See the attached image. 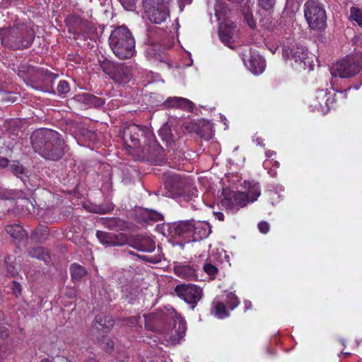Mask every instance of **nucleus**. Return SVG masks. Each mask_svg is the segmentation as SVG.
<instances>
[{"label": "nucleus", "instance_id": "obj_1", "mask_svg": "<svg viewBox=\"0 0 362 362\" xmlns=\"http://www.w3.org/2000/svg\"><path fill=\"white\" fill-rule=\"evenodd\" d=\"M148 140L142 149V159L154 163L155 165H162L165 163V158L161 146L155 140L152 132L146 127L132 124L124 129L122 139L130 148L139 147L141 138Z\"/></svg>", "mask_w": 362, "mask_h": 362}, {"label": "nucleus", "instance_id": "obj_2", "mask_svg": "<svg viewBox=\"0 0 362 362\" xmlns=\"http://www.w3.org/2000/svg\"><path fill=\"white\" fill-rule=\"evenodd\" d=\"M33 149L46 159L57 160L64 154V142L60 134L52 129H38L30 137Z\"/></svg>", "mask_w": 362, "mask_h": 362}, {"label": "nucleus", "instance_id": "obj_3", "mask_svg": "<svg viewBox=\"0 0 362 362\" xmlns=\"http://www.w3.org/2000/svg\"><path fill=\"white\" fill-rule=\"evenodd\" d=\"M109 45L115 55L120 59H129L135 52V40L124 25L118 26L112 31Z\"/></svg>", "mask_w": 362, "mask_h": 362}, {"label": "nucleus", "instance_id": "obj_4", "mask_svg": "<svg viewBox=\"0 0 362 362\" xmlns=\"http://www.w3.org/2000/svg\"><path fill=\"white\" fill-rule=\"evenodd\" d=\"M33 33L25 25L0 29L1 45L12 49L30 47L33 41Z\"/></svg>", "mask_w": 362, "mask_h": 362}, {"label": "nucleus", "instance_id": "obj_5", "mask_svg": "<svg viewBox=\"0 0 362 362\" xmlns=\"http://www.w3.org/2000/svg\"><path fill=\"white\" fill-rule=\"evenodd\" d=\"M224 198L221 204L231 213L237 212L240 208L245 206L250 202H254L260 195V187L258 183L252 184L251 189L247 193L240 192H223Z\"/></svg>", "mask_w": 362, "mask_h": 362}, {"label": "nucleus", "instance_id": "obj_6", "mask_svg": "<svg viewBox=\"0 0 362 362\" xmlns=\"http://www.w3.org/2000/svg\"><path fill=\"white\" fill-rule=\"evenodd\" d=\"M215 15L219 21L218 34L221 42L232 47L235 34V26L230 20V10L222 3H217L214 7Z\"/></svg>", "mask_w": 362, "mask_h": 362}, {"label": "nucleus", "instance_id": "obj_7", "mask_svg": "<svg viewBox=\"0 0 362 362\" xmlns=\"http://www.w3.org/2000/svg\"><path fill=\"white\" fill-rule=\"evenodd\" d=\"M163 316L166 320L170 321L169 327L165 328L162 332V334L164 337V341H165L167 343H179L180 340L185 334V321L182 319L181 315L178 314L172 307L165 308V311L163 313Z\"/></svg>", "mask_w": 362, "mask_h": 362}, {"label": "nucleus", "instance_id": "obj_8", "mask_svg": "<svg viewBox=\"0 0 362 362\" xmlns=\"http://www.w3.org/2000/svg\"><path fill=\"white\" fill-rule=\"evenodd\" d=\"M304 16L312 30H322L327 25L324 7L317 1L308 0L304 4Z\"/></svg>", "mask_w": 362, "mask_h": 362}, {"label": "nucleus", "instance_id": "obj_9", "mask_svg": "<svg viewBox=\"0 0 362 362\" xmlns=\"http://www.w3.org/2000/svg\"><path fill=\"white\" fill-rule=\"evenodd\" d=\"M362 62L357 56H349L334 64L330 74L334 77L350 78L359 73Z\"/></svg>", "mask_w": 362, "mask_h": 362}, {"label": "nucleus", "instance_id": "obj_10", "mask_svg": "<svg viewBox=\"0 0 362 362\" xmlns=\"http://www.w3.org/2000/svg\"><path fill=\"white\" fill-rule=\"evenodd\" d=\"M171 0H143L146 16L150 21L160 24L169 16L168 5Z\"/></svg>", "mask_w": 362, "mask_h": 362}, {"label": "nucleus", "instance_id": "obj_11", "mask_svg": "<svg viewBox=\"0 0 362 362\" xmlns=\"http://www.w3.org/2000/svg\"><path fill=\"white\" fill-rule=\"evenodd\" d=\"M103 70L112 78L115 83L122 85L129 83L132 77V67L124 63L104 62Z\"/></svg>", "mask_w": 362, "mask_h": 362}, {"label": "nucleus", "instance_id": "obj_12", "mask_svg": "<svg viewBox=\"0 0 362 362\" xmlns=\"http://www.w3.org/2000/svg\"><path fill=\"white\" fill-rule=\"evenodd\" d=\"M175 293L177 296L190 305L192 310L203 296L202 288L192 284H182L175 286Z\"/></svg>", "mask_w": 362, "mask_h": 362}, {"label": "nucleus", "instance_id": "obj_13", "mask_svg": "<svg viewBox=\"0 0 362 362\" xmlns=\"http://www.w3.org/2000/svg\"><path fill=\"white\" fill-rule=\"evenodd\" d=\"M287 57L293 61L292 65L293 68L298 71H312L314 68L313 55L303 47H297L291 49L290 56Z\"/></svg>", "mask_w": 362, "mask_h": 362}, {"label": "nucleus", "instance_id": "obj_14", "mask_svg": "<svg viewBox=\"0 0 362 362\" xmlns=\"http://www.w3.org/2000/svg\"><path fill=\"white\" fill-rule=\"evenodd\" d=\"M334 103V98L327 90H320L315 93V96L310 100V105L314 111H318L326 114L330 105Z\"/></svg>", "mask_w": 362, "mask_h": 362}, {"label": "nucleus", "instance_id": "obj_15", "mask_svg": "<svg viewBox=\"0 0 362 362\" xmlns=\"http://www.w3.org/2000/svg\"><path fill=\"white\" fill-rule=\"evenodd\" d=\"M245 66L255 75L262 74L266 67V62L259 54L252 50L243 54Z\"/></svg>", "mask_w": 362, "mask_h": 362}, {"label": "nucleus", "instance_id": "obj_16", "mask_svg": "<svg viewBox=\"0 0 362 362\" xmlns=\"http://www.w3.org/2000/svg\"><path fill=\"white\" fill-rule=\"evenodd\" d=\"M192 220L180 221L168 226V230L172 236L190 238L192 235Z\"/></svg>", "mask_w": 362, "mask_h": 362}, {"label": "nucleus", "instance_id": "obj_17", "mask_svg": "<svg viewBox=\"0 0 362 362\" xmlns=\"http://www.w3.org/2000/svg\"><path fill=\"white\" fill-rule=\"evenodd\" d=\"M191 238L194 241L201 240L209 236L211 233V227L206 221L192 220Z\"/></svg>", "mask_w": 362, "mask_h": 362}, {"label": "nucleus", "instance_id": "obj_18", "mask_svg": "<svg viewBox=\"0 0 362 362\" xmlns=\"http://www.w3.org/2000/svg\"><path fill=\"white\" fill-rule=\"evenodd\" d=\"M165 108H180L187 111H192L194 108L193 103L185 98L169 97L163 103Z\"/></svg>", "mask_w": 362, "mask_h": 362}, {"label": "nucleus", "instance_id": "obj_19", "mask_svg": "<svg viewBox=\"0 0 362 362\" xmlns=\"http://www.w3.org/2000/svg\"><path fill=\"white\" fill-rule=\"evenodd\" d=\"M132 246L137 250L152 252L156 247L155 242L148 236L136 235L132 242Z\"/></svg>", "mask_w": 362, "mask_h": 362}, {"label": "nucleus", "instance_id": "obj_20", "mask_svg": "<svg viewBox=\"0 0 362 362\" xmlns=\"http://www.w3.org/2000/svg\"><path fill=\"white\" fill-rule=\"evenodd\" d=\"M74 100L87 107H100L105 104V100L103 98L88 93L77 94L74 96Z\"/></svg>", "mask_w": 362, "mask_h": 362}, {"label": "nucleus", "instance_id": "obj_21", "mask_svg": "<svg viewBox=\"0 0 362 362\" xmlns=\"http://www.w3.org/2000/svg\"><path fill=\"white\" fill-rule=\"evenodd\" d=\"M173 271L176 276L183 279L195 281L198 279L196 269L189 264L175 265Z\"/></svg>", "mask_w": 362, "mask_h": 362}, {"label": "nucleus", "instance_id": "obj_22", "mask_svg": "<svg viewBox=\"0 0 362 362\" xmlns=\"http://www.w3.org/2000/svg\"><path fill=\"white\" fill-rule=\"evenodd\" d=\"M96 237L101 244L106 246H117L124 243V241L119 239L121 235L98 230Z\"/></svg>", "mask_w": 362, "mask_h": 362}, {"label": "nucleus", "instance_id": "obj_23", "mask_svg": "<svg viewBox=\"0 0 362 362\" xmlns=\"http://www.w3.org/2000/svg\"><path fill=\"white\" fill-rule=\"evenodd\" d=\"M221 259L216 255H211L203 266V269L208 275L214 277L218 273Z\"/></svg>", "mask_w": 362, "mask_h": 362}, {"label": "nucleus", "instance_id": "obj_24", "mask_svg": "<svg viewBox=\"0 0 362 362\" xmlns=\"http://www.w3.org/2000/svg\"><path fill=\"white\" fill-rule=\"evenodd\" d=\"M66 23L71 27L74 33H79L88 27V22L77 15H71L66 19Z\"/></svg>", "mask_w": 362, "mask_h": 362}, {"label": "nucleus", "instance_id": "obj_25", "mask_svg": "<svg viewBox=\"0 0 362 362\" xmlns=\"http://www.w3.org/2000/svg\"><path fill=\"white\" fill-rule=\"evenodd\" d=\"M211 313L218 319H223L229 316V312L226 310L224 302L219 296L215 298L212 303Z\"/></svg>", "mask_w": 362, "mask_h": 362}, {"label": "nucleus", "instance_id": "obj_26", "mask_svg": "<svg viewBox=\"0 0 362 362\" xmlns=\"http://www.w3.org/2000/svg\"><path fill=\"white\" fill-rule=\"evenodd\" d=\"M114 325L113 320L103 314L98 315L95 317V326L96 329L106 332L110 329Z\"/></svg>", "mask_w": 362, "mask_h": 362}, {"label": "nucleus", "instance_id": "obj_27", "mask_svg": "<svg viewBox=\"0 0 362 362\" xmlns=\"http://www.w3.org/2000/svg\"><path fill=\"white\" fill-rule=\"evenodd\" d=\"M159 136L168 146H172L175 141V137L173 134L172 129L168 124H164L159 129Z\"/></svg>", "mask_w": 362, "mask_h": 362}, {"label": "nucleus", "instance_id": "obj_28", "mask_svg": "<svg viewBox=\"0 0 362 362\" xmlns=\"http://www.w3.org/2000/svg\"><path fill=\"white\" fill-rule=\"evenodd\" d=\"M186 185V181L179 175H172L166 181V187H171L173 190H180Z\"/></svg>", "mask_w": 362, "mask_h": 362}, {"label": "nucleus", "instance_id": "obj_29", "mask_svg": "<svg viewBox=\"0 0 362 362\" xmlns=\"http://www.w3.org/2000/svg\"><path fill=\"white\" fill-rule=\"evenodd\" d=\"M5 230L12 238L18 239L22 238L25 235V231L18 224L6 226Z\"/></svg>", "mask_w": 362, "mask_h": 362}, {"label": "nucleus", "instance_id": "obj_30", "mask_svg": "<svg viewBox=\"0 0 362 362\" xmlns=\"http://www.w3.org/2000/svg\"><path fill=\"white\" fill-rule=\"evenodd\" d=\"M70 270L71 277L75 281L80 280L87 274V272L84 267L76 263L71 264Z\"/></svg>", "mask_w": 362, "mask_h": 362}, {"label": "nucleus", "instance_id": "obj_31", "mask_svg": "<svg viewBox=\"0 0 362 362\" xmlns=\"http://www.w3.org/2000/svg\"><path fill=\"white\" fill-rule=\"evenodd\" d=\"M350 20L356 22L358 26L362 28V9L357 6H351L350 8Z\"/></svg>", "mask_w": 362, "mask_h": 362}, {"label": "nucleus", "instance_id": "obj_32", "mask_svg": "<svg viewBox=\"0 0 362 362\" xmlns=\"http://www.w3.org/2000/svg\"><path fill=\"white\" fill-rule=\"evenodd\" d=\"M28 255L32 257H35L38 259H42L43 261H47V259H49L48 255L45 252L44 249L42 247H37L33 248L31 250L28 252Z\"/></svg>", "mask_w": 362, "mask_h": 362}, {"label": "nucleus", "instance_id": "obj_33", "mask_svg": "<svg viewBox=\"0 0 362 362\" xmlns=\"http://www.w3.org/2000/svg\"><path fill=\"white\" fill-rule=\"evenodd\" d=\"M224 300L231 310H234L240 304L239 298L233 292L228 293Z\"/></svg>", "mask_w": 362, "mask_h": 362}, {"label": "nucleus", "instance_id": "obj_34", "mask_svg": "<svg viewBox=\"0 0 362 362\" xmlns=\"http://www.w3.org/2000/svg\"><path fill=\"white\" fill-rule=\"evenodd\" d=\"M243 14L248 26L251 28H255L256 27V22L253 18L252 11L249 6L243 9Z\"/></svg>", "mask_w": 362, "mask_h": 362}, {"label": "nucleus", "instance_id": "obj_35", "mask_svg": "<svg viewBox=\"0 0 362 362\" xmlns=\"http://www.w3.org/2000/svg\"><path fill=\"white\" fill-rule=\"evenodd\" d=\"M57 90L60 95L67 94L70 90L68 83L64 80L60 81L57 85Z\"/></svg>", "mask_w": 362, "mask_h": 362}, {"label": "nucleus", "instance_id": "obj_36", "mask_svg": "<svg viewBox=\"0 0 362 362\" xmlns=\"http://www.w3.org/2000/svg\"><path fill=\"white\" fill-rule=\"evenodd\" d=\"M112 209V208L110 206H106V207H103V206H100L95 205V206H92L88 207L87 209L89 211H91V212L103 214H107Z\"/></svg>", "mask_w": 362, "mask_h": 362}, {"label": "nucleus", "instance_id": "obj_37", "mask_svg": "<svg viewBox=\"0 0 362 362\" xmlns=\"http://www.w3.org/2000/svg\"><path fill=\"white\" fill-rule=\"evenodd\" d=\"M159 46L157 45H151L148 48L147 52L148 54L151 55L152 57L155 58L156 59H158L159 61H161L163 59L162 54L156 52V51H157L156 49Z\"/></svg>", "mask_w": 362, "mask_h": 362}, {"label": "nucleus", "instance_id": "obj_38", "mask_svg": "<svg viewBox=\"0 0 362 362\" xmlns=\"http://www.w3.org/2000/svg\"><path fill=\"white\" fill-rule=\"evenodd\" d=\"M259 6L265 11H269L273 8L276 0H258Z\"/></svg>", "mask_w": 362, "mask_h": 362}, {"label": "nucleus", "instance_id": "obj_39", "mask_svg": "<svg viewBox=\"0 0 362 362\" xmlns=\"http://www.w3.org/2000/svg\"><path fill=\"white\" fill-rule=\"evenodd\" d=\"M146 218L151 221H157L163 218L162 214L155 211H146Z\"/></svg>", "mask_w": 362, "mask_h": 362}, {"label": "nucleus", "instance_id": "obj_40", "mask_svg": "<svg viewBox=\"0 0 362 362\" xmlns=\"http://www.w3.org/2000/svg\"><path fill=\"white\" fill-rule=\"evenodd\" d=\"M124 7L127 11H132L134 8L136 0H119Z\"/></svg>", "mask_w": 362, "mask_h": 362}, {"label": "nucleus", "instance_id": "obj_41", "mask_svg": "<svg viewBox=\"0 0 362 362\" xmlns=\"http://www.w3.org/2000/svg\"><path fill=\"white\" fill-rule=\"evenodd\" d=\"M18 202H21V205L22 206H25L26 208V211H28L29 213H30V206L33 209L34 208V205L33 204V202L28 199H25V198H22V199H20L18 201Z\"/></svg>", "mask_w": 362, "mask_h": 362}, {"label": "nucleus", "instance_id": "obj_42", "mask_svg": "<svg viewBox=\"0 0 362 362\" xmlns=\"http://www.w3.org/2000/svg\"><path fill=\"white\" fill-rule=\"evenodd\" d=\"M258 228L262 233H267L269 230V225L266 221H262L258 224Z\"/></svg>", "mask_w": 362, "mask_h": 362}, {"label": "nucleus", "instance_id": "obj_43", "mask_svg": "<svg viewBox=\"0 0 362 362\" xmlns=\"http://www.w3.org/2000/svg\"><path fill=\"white\" fill-rule=\"evenodd\" d=\"M12 291L14 294H19L21 291V286L20 284L16 281H13L12 285Z\"/></svg>", "mask_w": 362, "mask_h": 362}, {"label": "nucleus", "instance_id": "obj_44", "mask_svg": "<svg viewBox=\"0 0 362 362\" xmlns=\"http://www.w3.org/2000/svg\"><path fill=\"white\" fill-rule=\"evenodd\" d=\"M11 168L15 174L23 173V168L21 166H19L18 165H13Z\"/></svg>", "mask_w": 362, "mask_h": 362}, {"label": "nucleus", "instance_id": "obj_45", "mask_svg": "<svg viewBox=\"0 0 362 362\" xmlns=\"http://www.w3.org/2000/svg\"><path fill=\"white\" fill-rule=\"evenodd\" d=\"M213 214L214 217L218 219V221H223L224 219V215L222 212L220 211H213Z\"/></svg>", "mask_w": 362, "mask_h": 362}, {"label": "nucleus", "instance_id": "obj_46", "mask_svg": "<svg viewBox=\"0 0 362 362\" xmlns=\"http://www.w3.org/2000/svg\"><path fill=\"white\" fill-rule=\"evenodd\" d=\"M8 164V160L5 158L0 157V168H5Z\"/></svg>", "mask_w": 362, "mask_h": 362}, {"label": "nucleus", "instance_id": "obj_47", "mask_svg": "<svg viewBox=\"0 0 362 362\" xmlns=\"http://www.w3.org/2000/svg\"><path fill=\"white\" fill-rule=\"evenodd\" d=\"M113 347H114L113 341L110 339H107V341H106V346H105L107 350H111L113 349Z\"/></svg>", "mask_w": 362, "mask_h": 362}, {"label": "nucleus", "instance_id": "obj_48", "mask_svg": "<svg viewBox=\"0 0 362 362\" xmlns=\"http://www.w3.org/2000/svg\"><path fill=\"white\" fill-rule=\"evenodd\" d=\"M186 187H187V186L185 185L184 187H182V188H181V189L175 190V191L177 192V193L178 194L184 195V196L186 195V197H188V194H186V189H185Z\"/></svg>", "mask_w": 362, "mask_h": 362}, {"label": "nucleus", "instance_id": "obj_49", "mask_svg": "<svg viewBox=\"0 0 362 362\" xmlns=\"http://www.w3.org/2000/svg\"><path fill=\"white\" fill-rule=\"evenodd\" d=\"M244 305H245V310H249V309H251L252 308V303L251 301L248 300H245L244 301Z\"/></svg>", "mask_w": 362, "mask_h": 362}, {"label": "nucleus", "instance_id": "obj_50", "mask_svg": "<svg viewBox=\"0 0 362 362\" xmlns=\"http://www.w3.org/2000/svg\"><path fill=\"white\" fill-rule=\"evenodd\" d=\"M8 336V330L5 328H2L0 329V337H5Z\"/></svg>", "mask_w": 362, "mask_h": 362}, {"label": "nucleus", "instance_id": "obj_51", "mask_svg": "<svg viewBox=\"0 0 362 362\" xmlns=\"http://www.w3.org/2000/svg\"><path fill=\"white\" fill-rule=\"evenodd\" d=\"M187 187H189V189L192 188V196L197 197V190L194 187H192L191 186H188Z\"/></svg>", "mask_w": 362, "mask_h": 362}, {"label": "nucleus", "instance_id": "obj_52", "mask_svg": "<svg viewBox=\"0 0 362 362\" xmlns=\"http://www.w3.org/2000/svg\"><path fill=\"white\" fill-rule=\"evenodd\" d=\"M275 153H276L273 151H266L265 155L267 157L269 158V157H272V156L275 155Z\"/></svg>", "mask_w": 362, "mask_h": 362}, {"label": "nucleus", "instance_id": "obj_53", "mask_svg": "<svg viewBox=\"0 0 362 362\" xmlns=\"http://www.w3.org/2000/svg\"><path fill=\"white\" fill-rule=\"evenodd\" d=\"M221 120L226 126V128H228L227 119H226V118L223 115H221Z\"/></svg>", "mask_w": 362, "mask_h": 362}, {"label": "nucleus", "instance_id": "obj_54", "mask_svg": "<svg viewBox=\"0 0 362 362\" xmlns=\"http://www.w3.org/2000/svg\"><path fill=\"white\" fill-rule=\"evenodd\" d=\"M256 141L258 145L261 146H263L264 144H263V140L261 139V138H257L256 139Z\"/></svg>", "mask_w": 362, "mask_h": 362}, {"label": "nucleus", "instance_id": "obj_55", "mask_svg": "<svg viewBox=\"0 0 362 362\" xmlns=\"http://www.w3.org/2000/svg\"><path fill=\"white\" fill-rule=\"evenodd\" d=\"M58 361H59V362H67L66 358H64V357H62V356L59 357V358H58Z\"/></svg>", "mask_w": 362, "mask_h": 362}, {"label": "nucleus", "instance_id": "obj_56", "mask_svg": "<svg viewBox=\"0 0 362 362\" xmlns=\"http://www.w3.org/2000/svg\"><path fill=\"white\" fill-rule=\"evenodd\" d=\"M268 173L271 175L272 177H275L276 176V172H272V170H269L268 171Z\"/></svg>", "mask_w": 362, "mask_h": 362}, {"label": "nucleus", "instance_id": "obj_57", "mask_svg": "<svg viewBox=\"0 0 362 362\" xmlns=\"http://www.w3.org/2000/svg\"><path fill=\"white\" fill-rule=\"evenodd\" d=\"M86 362H96L95 359L94 358H88Z\"/></svg>", "mask_w": 362, "mask_h": 362}, {"label": "nucleus", "instance_id": "obj_58", "mask_svg": "<svg viewBox=\"0 0 362 362\" xmlns=\"http://www.w3.org/2000/svg\"><path fill=\"white\" fill-rule=\"evenodd\" d=\"M280 163L278 161H274V166L278 168H279Z\"/></svg>", "mask_w": 362, "mask_h": 362}, {"label": "nucleus", "instance_id": "obj_59", "mask_svg": "<svg viewBox=\"0 0 362 362\" xmlns=\"http://www.w3.org/2000/svg\"><path fill=\"white\" fill-rule=\"evenodd\" d=\"M40 362H51V361L48 358H44L41 360Z\"/></svg>", "mask_w": 362, "mask_h": 362}, {"label": "nucleus", "instance_id": "obj_60", "mask_svg": "<svg viewBox=\"0 0 362 362\" xmlns=\"http://www.w3.org/2000/svg\"><path fill=\"white\" fill-rule=\"evenodd\" d=\"M268 164H269V162H268V161H264V166L265 168H267V167H268Z\"/></svg>", "mask_w": 362, "mask_h": 362}, {"label": "nucleus", "instance_id": "obj_61", "mask_svg": "<svg viewBox=\"0 0 362 362\" xmlns=\"http://www.w3.org/2000/svg\"><path fill=\"white\" fill-rule=\"evenodd\" d=\"M341 354L347 355V354H349V353H343V352H341Z\"/></svg>", "mask_w": 362, "mask_h": 362}, {"label": "nucleus", "instance_id": "obj_62", "mask_svg": "<svg viewBox=\"0 0 362 362\" xmlns=\"http://www.w3.org/2000/svg\"><path fill=\"white\" fill-rule=\"evenodd\" d=\"M286 49H284V53H283V54H284V55L286 54Z\"/></svg>", "mask_w": 362, "mask_h": 362}, {"label": "nucleus", "instance_id": "obj_63", "mask_svg": "<svg viewBox=\"0 0 362 362\" xmlns=\"http://www.w3.org/2000/svg\"><path fill=\"white\" fill-rule=\"evenodd\" d=\"M351 89V87H349L348 89L345 90V92H346L348 90H350Z\"/></svg>", "mask_w": 362, "mask_h": 362}, {"label": "nucleus", "instance_id": "obj_64", "mask_svg": "<svg viewBox=\"0 0 362 362\" xmlns=\"http://www.w3.org/2000/svg\"><path fill=\"white\" fill-rule=\"evenodd\" d=\"M156 15H158V11H156Z\"/></svg>", "mask_w": 362, "mask_h": 362}]
</instances>
